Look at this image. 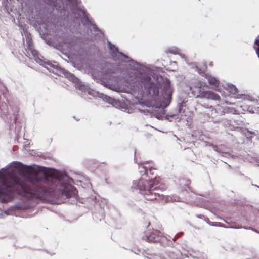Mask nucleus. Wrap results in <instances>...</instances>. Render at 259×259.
<instances>
[{
  "label": "nucleus",
  "mask_w": 259,
  "mask_h": 259,
  "mask_svg": "<svg viewBox=\"0 0 259 259\" xmlns=\"http://www.w3.org/2000/svg\"><path fill=\"white\" fill-rule=\"evenodd\" d=\"M111 49H112V56H117V55H122L123 54L121 53H119L118 51L117 48H116L114 45L112 46H111Z\"/></svg>",
  "instance_id": "7"
},
{
  "label": "nucleus",
  "mask_w": 259,
  "mask_h": 259,
  "mask_svg": "<svg viewBox=\"0 0 259 259\" xmlns=\"http://www.w3.org/2000/svg\"><path fill=\"white\" fill-rule=\"evenodd\" d=\"M31 174L23 182L20 178L12 172L0 171V200L8 202L14 194L28 199H36L51 203H62L77 193L75 187L56 177L50 170L44 171L29 168Z\"/></svg>",
  "instance_id": "1"
},
{
  "label": "nucleus",
  "mask_w": 259,
  "mask_h": 259,
  "mask_svg": "<svg viewBox=\"0 0 259 259\" xmlns=\"http://www.w3.org/2000/svg\"><path fill=\"white\" fill-rule=\"evenodd\" d=\"M255 45L257 46V48L255 47V49L256 50V53L259 57V40L258 39H256L255 41Z\"/></svg>",
  "instance_id": "10"
},
{
  "label": "nucleus",
  "mask_w": 259,
  "mask_h": 259,
  "mask_svg": "<svg viewBox=\"0 0 259 259\" xmlns=\"http://www.w3.org/2000/svg\"><path fill=\"white\" fill-rule=\"evenodd\" d=\"M205 78L207 80L210 88L215 90H218L220 84L219 81L214 77L209 75H206Z\"/></svg>",
  "instance_id": "6"
},
{
  "label": "nucleus",
  "mask_w": 259,
  "mask_h": 259,
  "mask_svg": "<svg viewBox=\"0 0 259 259\" xmlns=\"http://www.w3.org/2000/svg\"><path fill=\"white\" fill-rule=\"evenodd\" d=\"M148 171L150 172L151 169H150L149 170H146L145 172L147 174V175H148Z\"/></svg>",
  "instance_id": "15"
},
{
  "label": "nucleus",
  "mask_w": 259,
  "mask_h": 259,
  "mask_svg": "<svg viewBox=\"0 0 259 259\" xmlns=\"http://www.w3.org/2000/svg\"><path fill=\"white\" fill-rule=\"evenodd\" d=\"M188 183L189 184H190V181H189V180H188Z\"/></svg>",
  "instance_id": "16"
},
{
  "label": "nucleus",
  "mask_w": 259,
  "mask_h": 259,
  "mask_svg": "<svg viewBox=\"0 0 259 259\" xmlns=\"http://www.w3.org/2000/svg\"><path fill=\"white\" fill-rule=\"evenodd\" d=\"M160 181V178L156 177L149 180L139 182L138 189L145 200L148 201L164 200L165 197L161 192L165 188H163V186L158 185Z\"/></svg>",
  "instance_id": "3"
},
{
  "label": "nucleus",
  "mask_w": 259,
  "mask_h": 259,
  "mask_svg": "<svg viewBox=\"0 0 259 259\" xmlns=\"http://www.w3.org/2000/svg\"><path fill=\"white\" fill-rule=\"evenodd\" d=\"M177 236H178V238L181 237L183 235V232H181V233H179L177 234H176Z\"/></svg>",
  "instance_id": "12"
},
{
  "label": "nucleus",
  "mask_w": 259,
  "mask_h": 259,
  "mask_svg": "<svg viewBox=\"0 0 259 259\" xmlns=\"http://www.w3.org/2000/svg\"><path fill=\"white\" fill-rule=\"evenodd\" d=\"M206 86L205 82H199L196 86L191 87L190 90L197 98H206L219 101L221 99L219 95L211 91H204L202 89V87Z\"/></svg>",
  "instance_id": "4"
},
{
  "label": "nucleus",
  "mask_w": 259,
  "mask_h": 259,
  "mask_svg": "<svg viewBox=\"0 0 259 259\" xmlns=\"http://www.w3.org/2000/svg\"><path fill=\"white\" fill-rule=\"evenodd\" d=\"M230 89L232 91V94H235L236 93V88L234 86L230 87Z\"/></svg>",
  "instance_id": "11"
},
{
  "label": "nucleus",
  "mask_w": 259,
  "mask_h": 259,
  "mask_svg": "<svg viewBox=\"0 0 259 259\" xmlns=\"http://www.w3.org/2000/svg\"><path fill=\"white\" fill-rule=\"evenodd\" d=\"M27 43L28 44V49L32 51L33 48V44L31 39L27 40Z\"/></svg>",
  "instance_id": "9"
},
{
  "label": "nucleus",
  "mask_w": 259,
  "mask_h": 259,
  "mask_svg": "<svg viewBox=\"0 0 259 259\" xmlns=\"http://www.w3.org/2000/svg\"><path fill=\"white\" fill-rule=\"evenodd\" d=\"M178 238V236H177V235H176L175 236V237L172 238V240L174 241H176V240Z\"/></svg>",
  "instance_id": "13"
},
{
  "label": "nucleus",
  "mask_w": 259,
  "mask_h": 259,
  "mask_svg": "<svg viewBox=\"0 0 259 259\" xmlns=\"http://www.w3.org/2000/svg\"><path fill=\"white\" fill-rule=\"evenodd\" d=\"M162 237L161 232L157 230H153L147 232L145 236V240L149 243L158 242Z\"/></svg>",
  "instance_id": "5"
},
{
  "label": "nucleus",
  "mask_w": 259,
  "mask_h": 259,
  "mask_svg": "<svg viewBox=\"0 0 259 259\" xmlns=\"http://www.w3.org/2000/svg\"><path fill=\"white\" fill-rule=\"evenodd\" d=\"M139 84L141 93L151 98V100L154 101V106L155 107L160 108L164 105L167 106L170 102L172 91L169 81L164 83L162 96H159V89L162 85L159 82H152L150 76H142Z\"/></svg>",
  "instance_id": "2"
},
{
  "label": "nucleus",
  "mask_w": 259,
  "mask_h": 259,
  "mask_svg": "<svg viewBox=\"0 0 259 259\" xmlns=\"http://www.w3.org/2000/svg\"><path fill=\"white\" fill-rule=\"evenodd\" d=\"M245 135L247 139L248 140H251L254 136L256 135L254 132H250L247 131L245 133Z\"/></svg>",
  "instance_id": "8"
},
{
  "label": "nucleus",
  "mask_w": 259,
  "mask_h": 259,
  "mask_svg": "<svg viewBox=\"0 0 259 259\" xmlns=\"http://www.w3.org/2000/svg\"><path fill=\"white\" fill-rule=\"evenodd\" d=\"M178 238V236H177V235H176L175 236V237L172 238V240L174 241H176V240Z\"/></svg>",
  "instance_id": "14"
}]
</instances>
